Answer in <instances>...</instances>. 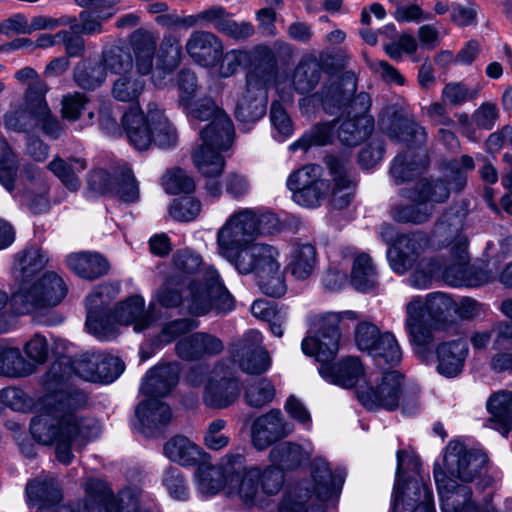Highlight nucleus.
Instances as JSON below:
<instances>
[{
	"label": "nucleus",
	"instance_id": "58836bf2",
	"mask_svg": "<svg viewBox=\"0 0 512 512\" xmlns=\"http://www.w3.org/2000/svg\"><path fill=\"white\" fill-rule=\"evenodd\" d=\"M427 163L425 154L408 149L403 154H399L394 158L390 173L396 184H400L411 180L414 176L421 173L427 166Z\"/></svg>",
	"mask_w": 512,
	"mask_h": 512
},
{
	"label": "nucleus",
	"instance_id": "1a4fd4ad",
	"mask_svg": "<svg viewBox=\"0 0 512 512\" xmlns=\"http://www.w3.org/2000/svg\"><path fill=\"white\" fill-rule=\"evenodd\" d=\"M452 308V299L441 292L431 293L425 299L415 297L408 302L405 329L416 347V353L424 352L433 340V328Z\"/></svg>",
	"mask_w": 512,
	"mask_h": 512
},
{
	"label": "nucleus",
	"instance_id": "2f4dec72",
	"mask_svg": "<svg viewBox=\"0 0 512 512\" xmlns=\"http://www.w3.org/2000/svg\"><path fill=\"white\" fill-rule=\"evenodd\" d=\"M133 51V63L137 74L147 76L154 68V59L157 48V38L145 29L135 30L129 37Z\"/></svg>",
	"mask_w": 512,
	"mask_h": 512
},
{
	"label": "nucleus",
	"instance_id": "5fc2aeb1",
	"mask_svg": "<svg viewBox=\"0 0 512 512\" xmlns=\"http://www.w3.org/2000/svg\"><path fill=\"white\" fill-rule=\"evenodd\" d=\"M18 169L17 156L6 139L0 136V183L10 193L14 191Z\"/></svg>",
	"mask_w": 512,
	"mask_h": 512
},
{
	"label": "nucleus",
	"instance_id": "a211bd4d",
	"mask_svg": "<svg viewBox=\"0 0 512 512\" xmlns=\"http://www.w3.org/2000/svg\"><path fill=\"white\" fill-rule=\"evenodd\" d=\"M230 473L227 494L238 497L246 506H253L258 495L257 481L260 477L258 468L245 469V459L241 454H234L226 466Z\"/></svg>",
	"mask_w": 512,
	"mask_h": 512
},
{
	"label": "nucleus",
	"instance_id": "de8ad7c7",
	"mask_svg": "<svg viewBox=\"0 0 512 512\" xmlns=\"http://www.w3.org/2000/svg\"><path fill=\"white\" fill-rule=\"evenodd\" d=\"M255 278L259 289L270 297H281L286 292L284 273L277 259H274L269 267L260 271Z\"/></svg>",
	"mask_w": 512,
	"mask_h": 512
},
{
	"label": "nucleus",
	"instance_id": "9b49d317",
	"mask_svg": "<svg viewBox=\"0 0 512 512\" xmlns=\"http://www.w3.org/2000/svg\"><path fill=\"white\" fill-rule=\"evenodd\" d=\"M4 126L17 133H29L40 128L53 139L59 138L62 133V127L52 114L47 101L33 100L30 95L28 99H24L23 107L5 113Z\"/></svg>",
	"mask_w": 512,
	"mask_h": 512
},
{
	"label": "nucleus",
	"instance_id": "e2e57ef3",
	"mask_svg": "<svg viewBox=\"0 0 512 512\" xmlns=\"http://www.w3.org/2000/svg\"><path fill=\"white\" fill-rule=\"evenodd\" d=\"M164 190L169 194L191 193L195 189L193 179L182 169L168 171L162 178Z\"/></svg>",
	"mask_w": 512,
	"mask_h": 512
},
{
	"label": "nucleus",
	"instance_id": "4c0bfd02",
	"mask_svg": "<svg viewBox=\"0 0 512 512\" xmlns=\"http://www.w3.org/2000/svg\"><path fill=\"white\" fill-rule=\"evenodd\" d=\"M337 134L342 144L346 146H356L364 141L374 129V119L370 115L360 117L348 116L340 121Z\"/></svg>",
	"mask_w": 512,
	"mask_h": 512
},
{
	"label": "nucleus",
	"instance_id": "72a5a7b5",
	"mask_svg": "<svg viewBox=\"0 0 512 512\" xmlns=\"http://www.w3.org/2000/svg\"><path fill=\"white\" fill-rule=\"evenodd\" d=\"M144 299L141 296L134 295L125 302L117 306L111 315V320L119 325H134V331L141 332L147 329L152 323L150 312L144 309Z\"/></svg>",
	"mask_w": 512,
	"mask_h": 512
},
{
	"label": "nucleus",
	"instance_id": "6e6552de",
	"mask_svg": "<svg viewBox=\"0 0 512 512\" xmlns=\"http://www.w3.org/2000/svg\"><path fill=\"white\" fill-rule=\"evenodd\" d=\"M278 218L271 213L258 215L254 209L242 208L233 212L218 229L217 251L224 259L256 240L259 235L270 234L278 229Z\"/></svg>",
	"mask_w": 512,
	"mask_h": 512
},
{
	"label": "nucleus",
	"instance_id": "c85d7f7f",
	"mask_svg": "<svg viewBox=\"0 0 512 512\" xmlns=\"http://www.w3.org/2000/svg\"><path fill=\"white\" fill-rule=\"evenodd\" d=\"M135 415L141 425L142 432L148 436H153L167 426L172 419L170 407L157 398H147V400L139 403Z\"/></svg>",
	"mask_w": 512,
	"mask_h": 512
},
{
	"label": "nucleus",
	"instance_id": "0e129e2a",
	"mask_svg": "<svg viewBox=\"0 0 512 512\" xmlns=\"http://www.w3.org/2000/svg\"><path fill=\"white\" fill-rule=\"evenodd\" d=\"M322 168L316 164L306 165L293 173L287 179L286 185L293 195L295 191H300L307 186L315 183L321 178Z\"/></svg>",
	"mask_w": 512,
	"mask_h": 512
},
{
	"label": "nucleus",
	"instance_id": "a18cd8bd",
	"mask_svg": "<svg viewBox=\"0 0 512 512\" xmlns=\"http://www.w3.org/2000/svg\"><path fill=\"white\" fill-rule=\"evenodd\" d=\"M317 265V252L310 243L298 244L294 247L289 264L292 275L305 280L312 275Z\"/></svg>",
	"mask_w": 512,
	"mask_h": 512
},
{
	"label": "nucleus",
	"instance_id": "39448f33",
	"mask_svg": "<svg viewBox=\"0 0 512 512\" xmlns=\"http://www.w3.org/2000/svg\"><path fill=\"white\" fill-rule=\"evenodd\" d=\"M181 107L191 121H209L199 131L201 144L193 153V162L207 176L219 174L225 165L220 151L229 149L233 141L234 127L231 119L208 96L194 98Z\"/></svg>",
	"mask_w": 512,
	"mask_h": 512
},
{
	"label": "nucleus",
	"instance_id": "864d4df0",
	"mask_svg": "<svg viewBox=\"0 0 512 512\" xmlns=\"http://www.w3.org/2000/svg\"><path fill=\"white\" fill-rule=\"evenodd\" d=\"M352 285L359 291H369L377 284L375 268L367 254L358 255L353 261L351 272Z\"/></svg>",
	"mask_w": 512,
	"mask_h": 512
},
{
	"label": "nucleus",
	"instance_id": "37998d69",
	"mask_svg": "<svg viewBox=\"0 0 512 512\" xmlns=\"http://www.w3.org/2000/svg\"><path fill=\"white\" fill-rule=\"evenodd\" d=\"M307 457L300 445L288 441L275 445L269 454L272 466L282 472L296 469Z\"/></svg>",
	"mask_w": 512,
	"mask_h": 512
},
{
	"label": "nucleus",
	"instance_id": "0eeeda50",
	"mask_svg": "<svg viewBox=\"0 0 512 512\" xmlns=\"http://www.w3.org/2000/svg\"><path fill=\"white\" fill-rule=\"evenodd\" d=\"M121 123L129 143L140 151L148 150L153 144L168 148L178 139L175 127L156 102L148 103L146 113L139 106L130 107Z\"/></svg>",
	"mask_w": 512,
	"mask_h": 512
},
{
	"label": "nucleus",
	"instance_id": "c03bdc74",
	"mask_svg": "<svg viewBox=\"0 0 512 512\" xmlns=\"http://www.w3.org/2000/svg\"><path fill=\"white\" fill-rule=\"evenodd\" d=\"M35 371V364L24 359L17 347L0 348V375L25 377Z\"/></svg>",
	"mask_w": 512,
	"mask_h": 512
},
{
	"label": "nucleus",
	"instance_id": "774afa93",
	"mask_svg": "<svg viewBox=\"0 0 512 512\" xmlns=\"http://www.w3.org/2000/svg\"><path fill=\"white\" fill-rule=\"evenodd\" d=\"M328 189V184L323 179H318L315 183L307 186L306 188L295 191L292 195L294 202L303 207H316L319 205L321 199L324 197Z\"/></svg>",
	"mask_w": 512,
	"mask_h": 512
},
{
	"label": "nucleus",
	"instance_id": "393cba45",
	"mask_svg": "<svg viewBox=\"0 0 512 512\" xmlns=\"http://www.w3.org/2000/svg\"><path fill=\"white\" fill-rule=\"evenodd\" d=\"M423 250L421 233L402 234L394 246L387 251V258L393 271L404 274L417 262Z\"/></svg>",
	"mask_w": 512,
	"mask_h": 512
},
{
	"label": "nucleus",
	"instance_id": "473e14b6",
	"mask_svg": "<svg viewBox=\"0 0 512 512\" xmlns=\"http://www.w3.org/2000/svg\"><path fill=\"white\" fill-rule=\"evenodd\" d=\"M164 454L172 462L184 467L206 464L209 455L185 436H175L164 445Z\"/></svg>",
	"mask_w": 512,
	"mask_h": 512
},
{
	"label": "nucleus",
	"instance_id": "aec40b11",
	"mask_svg": "<svg viewBox=\"0 0 512 512\" xmlns=\"http://www.w3.org/2000/svg\"><path fill=\"white\" fill-rule=\"evenodd\" d=\"M434 479L442 512H470L477 507L471 499V489L457 484L438 466L434 468Z\"/></svg>",
	"mask_w": 512,
	"mask_h": 512
},
{
	"label": "nucleus",
	"instance_id": "f3484780",
	"mask_svg": "<svg viewBox=\"0 0 512 512\" xmlns=\"http://www.w3.org/2000/svg\"><path fill=\"white\" fill-rule=\"evenodd\" d=\"M266 108V79L254 69L247 74L246 88L237 101L235 116L243 124H253L265 115Z\"/></svg>",
	"mask_w": 512,
	"mask_h": 512
},
{
	"label": "nucleus",
	"instance_id": "6ab92c4d",
	"mask_svg": "<svg viewBox=\"0 0 512 512\" xmlns=\"http://www.w3.org/2000/svg\"><path fill=\"white\" fill-rule=\"evenodd\" d=\"M239 394L238 379L223 366H217L205 386L203 401L210 408L223 409L233 404Z\"/></svg>",
	"mask_w": 512,
	"mask_h": 512
},
{
	"label": "nucleus",
	"instance_id": "79ce46f5",
	"mask_svg": "<svg viewBox=\"0 0 512 512\" xmlns=\"http://www.w3.org/2000/svg\"><path fill=\"white\" fill-rule=\"evenodd\" d=\"M469 255L465 243L460 241L456 249L450 251V262L445 265L442 276L450 286L459 287L466 284L468 276Z\"/></svg>",
	"mask_w": 512,
	"mask_h": 512
},
{
	"label": "nucleus",
	"instance_id": "4d7b16f0",
	"mask_svg": "<svg viewBox=\"0 0 512 512\" xmlns=\"http://www.w3.org/2000/svg\"><path fill=\"white\" fill-rule=\"evenodd\" d=\"M188 295V286L177 280V275H170L157 292L158 302L164 307H176L183 303L187 308L185 300Z\"/></svg>",
	"mask_w": 512,
	"mask_h": 512
},
{
	"label": "nucleus",
	"instance_id": "dca6fc26",
	"mask_svg": "<svg viewBox=\"0 0 512 512\" xmlns=\"http://www.w3.org/2000/svg\"><path fill=\"white\" fill-rule=\"evenodd\" d=\"M231 355L247 374H263L271 366L269 352L263 345V336L255 329L247 331L232 344Z\"/></svg>",
	"mask_w": 512,
	"mask_h": 512
},
{
	"label": "nucleus",
	"instance_id": "09e8293b",
	"mask_svg": "<svg viewBox=\"0 0 512 512\" xmlns=\"http://www.w3.org/2000/svg\"><path fill=\"white\" fill-rule=\"evenodd\" d=\"M368 354L373 357L378 365L387 364L393 367L402 360L401 348L395 336L390 332L382 333Z\"/></svg>",
	"mask_w": 512,
	"mask_h": 512
},
{
	"label": "nucleus",
	"instance_id": "bb28decb",
	"mask_svg": "<svg viewBox=\"0 0 512 512\" xmlns=\"http://www.w3.org/2000/svg\"><path fill=\"white\" fill-rule=\"evenodd\" d=\"M467 355L468 345L463 339L440 343L436 348L437 372L447 378L457 377L463 370Z\"/></svg>",
	"mask_w": 512,
	"mask_h": 512
},
{
	"label": "nucleus",
	"instance_id": "bf43d9fd",
	"mask_svg": "<svg viewBox=\"0 0 512 512\" xmlns=\"http://www.w3.org/2000/svg\"><path fill=\"white\" fill-rule=\"evenodd\" d=\"M480 92L479 87L469 88L463 82L447 83L441 93L442 102L452 106H460L475 100Z\"/></svg>",
	"mask_w": 512,
	"mask_h": 512
},
{
	"label": "nucleus",
	"instance_id": "4be33fe9",
	"mask_svg": "<svg viewBox=\"0 0 512 512\" xmlns=\"http://www.w3.org/2000/svg\"><path fill=\"white\" fill-rule=\"evenodd\" d=\"M294 430L280 410L272 409L256 418L252 424V443L258 450H264L275 441L285 438Z\"/></svg>",
	"mask_w": 512,
	"mask_h": 512
},
{
	"label": "nucleus",
	"instance_id": "7ed1b4c3",
	"mask_svg": "<svg viewBox=\"0 0 512 512\" xmlns=\"http://www.w3.org/2000/svg\"><path fill=\"white\" fill-rule=\"evenodd\" d=\"M182 283L188 281L187 310L196 316L211 311L228 313L235 307V301L221 280L218 271L202 263L199 254L185 249L173 257V272Z\"/></svg>",
	"mask_w": 512,
	"mask_h": 512
},
{
	"label": "nucleus",
	"instance_id": "603ef678",
	"mask_svg": "<svg viewBox=\"0 0 512 512\" xmlns=\"http://www.w3.org/2000/svg\"><path fill=\"white\" fill-rule=\"evenodd\" d=\"M334 135V122L319 123L312 126L298 140L293 142L289 149L293 152L297 150H307L312 146H324L329 144Z\"/></svg>",
	"mask_w": 512,
	"mask_h": 512
},
{
	"label": "nucleus",
	"instance_id": "ea45409f",
	"mask_svg": "<svg viewBox=\"0 0 512 512\" xmlns=\"http://www.w3.org/2000/svg\"><path fill=\"white\" fill-rule=\"evenodd\" d=\"M87 168V162L83 158L70 157L64 160L55 157L49 164L48 169L61 181L70 191H77L81 186L78 173Z\"/></svg>",
	"mask_w": 512,
	"mask_h": 512
},
{
	"label": "nucleus",
	"instance_id": "680f3d73",
	"mask_svg": "<svg viewBox=\"0 0 512 512\" xmlns=\"http://www.w3.org/2000/svg\"><path fill=\"white\" fill-rule=\"evenodd\" d=\"M15 78L23 84H28L24 99H28L29 92H31L30 96L33 100H46L48 85L40 78L35 69L24 67L15 73Z\"/></svg>",
	"mask_w": 512,
	"mask_h": 512
},
{
	"label": "nucleus",
	"instance_id": "c9c22d12",
	"mask_svg": "<svg viewBox=\"0 0 512 512\" xmlns=\"http://www.w3.org/2000/svg\"><path fill=\"white\" fill-rule=\"evenodd\" d=\"M66 263L71 271L87 280L99 278L109 270L107 260L98 253H72L67 256Z\"/></svg>",
	"mask_w": 512,
	"mask_h": 512
},
{
	"label": "nucleus",
	"instance_id": "a878e982",
	"mask_svg": "<svg viewBox=\"0 0 512 512\" xmlns=\"http://www.w3.org/2000/svg\"><path fill=\"white\" fill-rule=\"evenodd\" d=\"M325 164L334 181L332 204L337 209H343L347 207L352 200L351 189L354 178L351 163L346 158L329 155L325 158Z\"/></svg>",
	"mask_w": 512,
	"mask_h": 512
},
{
	"label": "nucleus",
	"instance_id": "4468645a",
	"mask_svg": "<svg viewBox=\"0 0 512 512\" xmlns=\"http://www.w3.org/2000/svg\"><path fill=\"white\" fill-rule=\"evenodd\" d=\"M488 457L479 450L467 449L458 441H450L445 449L443 465L448 474L463 482L482 478L488 471Z\"/></svg>",
	"mask_w": 512,
	"mask_h": 512
},
{
	"label": "nucleus",
	"instance_id": "f03ea898",
	"mask_svg": "<svg viewBox=\"0 0 512 512\" xmlns=\"http://www.w3.org/2000/svg\"><path fill=\"white\" fill-rule=\"evenodd\" d=\"M48 261L46 252L36 246L28 247L16 255L13 273L21 283L10 300L16 313L28 314L52 308L65 298L68 288L64 280L54 272L45 273L33 283L29 281Z\"/></svg>",
	"mask_w": 512,
	"mask_h": 512
},
{
	"label": "nucleus",
	"instance_id": "ddd939ff",
	"mask_svg": "<svg viewBox=\"0 0 512 512\" xmlns=\"http://www.w3.org/2000/svg\"><path fill=\"white\" fill-rule=\"evenodd\" d=\"M116 294L117 290L112 285H99L86 298V327L99 340H111L117 336L110 307Z\"/></svg>",
	"mask_w": 512,
	"mask_h": 512
},
{
	"label": "nucleus",
	"instance_id": "5701e85b",
	"mask_svg": "<svg viewBox=\"0 0 512 512\" xmlns=\"http://www.w3.org/2000/svg\"><path fill=\"white\" fill-rule=\"evenodd\" d=\"M185 51L198 65L212 67L221 60L224 45L223 41L213 32L195 30L185 43Z\"/></svg>",
	"mask_w": 512,
	"mask_h": 512
},
{
	"label": "nucleus",
	"instance_id": "cd10ccee",
	"mask_svg": "<svg viewBox=\"0 0 512 512\" xmlns=\"http://www.w3.org/2000/svg\"><path fill=\"white\" fill-rule=\"evenodd\" d=\"M179 368L176 364H165L150 369L141 384V392L147 398L167 396L176 386Z\"/></svg>",
	"mask_w": 512,
	"mask_h": 512
},
{
	"label": "nucleus",
	"instance_id": "338daca9",
	"mask_svg": "<svg viewBox=\"0 0 512 512\" xmlns=\"http://www.w3.org/2000/svg\"><path fill=\"white\" fill-rule=\"evenodd\" d=\"M163 485L172 498L179 501H185L189 498L188 483L178 469L168 468L164 472Z\"/></svg>",
	"mask_w": 512,
	"mask_h": 512
},
{
	"label": "nucleus",
	"instance_id": "7c9ffc66",
	"mask_svg": "<svg viewBox=\"0 0 512 512\" xmlns=\"http://www.w3.org/2000/svg\"><path fill=\"white\" fill-rule=\"evenodd\" d=\"M449 182L444 179L421 180L413 187L400 189L399 194L408 201H421L426 205L432 206L444 203L450 196Z\"/></svg>",
	"mask_w": 512,
	"mask_h": 512
},
{
	"label": "nucleus",
	"instance_id": "f8f14e48",
	"mask_svg": "<svg viewBox=\"0 0 512 512\" xmlns=\"http://www.w3.org/2000/svg\"><path fill=\"white\" fill-rule=\"evenodd\" d=\"M357 397L368 410H396L403 399V376L398 371H389L370 376L357 388Z\"/></svg>",
	"mask_w": 512,
	"mask_h": 512
},
{
	"label": "nucleus",
	"instance_id": "9d476101",
	"mask_svg": "<svg viewBox=\"0 0 512 512\" xmlns=\"http://www.w3.org/2000/svg\"><path fill=\"white\" fill-rule=\"evenodd\" d=\"M355 90L356 81L350 75L330 78L323 84L319 92L302 99L300 105L306 103L320 104L327 113L334 114L349 104L348 116L360 117L362 115H369L368 111L371 106L370 96L365 92H361L352 98Z\"/></svg>",
	"mask_w": 512,
	"mask_h": 512
},
{
	"label": "nucleus",
	"instance_id": "f704fd0d",
	"mask_svg": "<svg viewBox=\"0 0 512 512\" xmlns=\"http://www.w3.org/2000/svg\"><path fill=\"white\" fill-rule=\"evenodd\" d=\"M462 228V215L458 211L449 209L445 211L436 222L433 229V237L440 247L451 245V252L456 249L461 240L464 241L465 249H467L468 240L467 237L462 233Z\"/></svg>",
	"mask_w": 512,
	"mask_h": 512
},
{
	"label": "nucleus",
	"instance_id": "423d86ee",
	"mask_svg": "<svg viewBox=\"0 0 512 512\" xmlns=\"http://www.w3.org/2000/svg\"><path fill=\"white\" fill-rule=\"evenodd\" d=\"M311 474V483L300 484L283 496L279 512H325L323 503L339 498L346 477L344 469L332 471L325 459L316 458Z\"/></svg>",
	"mask_w": 512,
	"mask_h": 512
},
{
	"label": "nucleus",
	"instance_id": "3c124183",
	"mask_svg": "<svg viewBox=\"0 0 512 512\" xmlns=\"http://www.w3.org/2000/svg\"><path fill=\"white\" fill-rule=\"evenodd\" d=\"M410 204H395L391 208V217L399 223L423 224L433 215L432 206L421 201Z\"/></svg>",
	"mask_w": 512,
	"mask_h": 512
},
{
	"label": "nucleus",
	"instance_id": "b1692460",
	"mask_svg": "<svg viewBox=\"0 0 512 512\" xmlns=\"http://www.w3.org/2000/svg\"><path fill=\"white\" fill-rule=\"evenodd\" d=\"M23 176L22 198L24 204L35 214L47 212L50 208L48 198L50 186L45 173L38 167L28 165L23 170Z\"/></svg>",
	"mask_w": 512,
	"mask_h": 512
},
{
	"label": "nucleus",
	"instance_id": "8fccbe9b",
	"mask_svg": "<svg viewBox=\"0 0 512 512\" xmlns=\"http://www.w3.org/2000/svg\"><path fill=\"white\" fill-rule=\"evenodd\" d=\"M110 193L115 194L120 201L125 203L138 201L140 196L139 184L130 167L123 165L117 168Z\"/></svg>",
	"mask_w": 512,
	"mask_h": 512
},
{
	"label": "nucleus",
	"instance_id": "412c9836",
	"mask_svg": "<svg viewBox=\"0 0 512 512\" xmlns=\"http://www.w3.org/2000/svg\"><path fill=\"white\" fill-rule=\"evenodd\" d=\"M279 256L278 250L268 244L251 241L240 248L226 260L231 263L241 275L254 274L256 276Z\"/></svg>",
	"mask_w": 512,
	"mask_h": 512
},
{
	"label": "nucleus",
	"instance_id": "a19ab883",
	"mask_svg": "<svg viewBox=\"0 0 512 512\" xmlns=\"http://www.w3.org/2000/svg\"><path fill=\"white\" fill-rule=\"evenodd\" d=\"M487 410L491 422L498 425L504 434L512 429V391H499L492 394L487 401Z\"/></svg>",
	"mask_w": 512,
	"mask_h": 512
},
{
	"label": "nucleus",
	"instance_id": "2eb2a0df",
	"mask_svg": "<svg viewBox=\"0 0 512 512\" xmlns=\"http://www.w3.org/2000/svg\"><path fill=\"white\" fill-rule=\"evenodd\" d=\"M396 456V483L392 512H403L410 509L411 512H435L432 490L422 480H409L405 487L400 488L399 482L404 457L408 455L405 451L398 450Z\"/></svg>",
	"mask_w": 512,
	"mask_h": 512
},
{
	"label": "nucleus",
	"instance_id": "f257e3e1",
	"mask_svg": "<svg viewBox=\"0 0 512 512\" xmlns=\"http://www.w3.org/2000/svg\"><path fill=\"white\" fill-rule=\"evenodd\" d=\"M97 370L98 354L86 353L76 360L59 357L44 375L43 384L48 391L45 409L32 418L30 432L38 443L55 446L57 460L65 465L72 462L73 450L83 449L100 433L96 420L77 413L86 404L87 397L68 382L73 376L98 382Z\"/></svg>",
	"mask_w": 512,
	"mask_h": 512
},
{
	"label": "nucleus",
	"instance_id": "052dcab7",
	"mask_svg": "<svg viewBox=\"0 0 512 512\" xmlns=\"http://www.w3.org/2000/svg\"><path fill=\"white\" fill-rule=\"evenodd\" d=\"M275 396V387L267 378L251 383L245 391V399L249 406L261 408L270 403Z\"/></svg>",
	"mask_w": 512,
	"mask_h": 512
},
{
	"label": "nucleus",
	"instance_id": "49530a36",
	"mask_svg": "<svg viewBox=\"0 0 512 512\" xmlns=\"http://www.w3.org/2000/svg\"><path fill=\"white\" fill-rule=\"evenodd\" d=\"M146 87L143 79L131 74L124 73L119 75L112 83L111 95L119 102L134 103L137 102Z\"/></svg>",
	"mask_w": 512,
	"mask_h": 512
},
{
	"label": "nucleus",
	"instance_id": "20e7f679",
	"mask_svg": "<svg viewBox=\"0 0 512 512\" xmlns=\"http://www.w3.org/2000/svg\"><path fill=\"white\" fill-rule=\"evenodd\" d=\"M339 316L325 313L311 317V326L315 336L302 340L304 354L313 356L321 363L320 375L328 382L343 388H352L363 384L365 379L363 366L356 357H346L337 363H330L337 355L341 334L337 324Z\"/></svg>",
	"mask_w": 512,
	"mask_h": 512
},
{
	"label": "nucleus",
	"instance_id": "13d9d810",
	"mask_svg": "<svg viewBox=\"0 0 512 512\" xmlns=\"http://www.w3.org/2000/svg\"><path fill=\"white\" fill-rule=\"evenodd\" d=\"M107 71L113 74L128 72L133 66V59L129 50L121 46H113L103 52L102 62Z\"/></svg>",
	"mask_w": 512,
	"mask_h": 512
},
{
	"label": "nucleus",
	"instance_id": "6e6d98bb",
	"mask_svg": "<svg viewBox=\"0 0 512 512\" xmlns=\"http://www.w3.org/2000/svg\"><path fill=\"white\" fill-rule=\"evenodd\" d=\"M105 67L101 63L82 62L74 69V80L86 90H94L106 80Z\"/></svg>",
	"mask_w": 512,
	"mask_h": 512
},
{
	"label": "nucleus",
	"instance_id": "e433bc0d",
	"mask_svg": "<svg viewBox=\"0 0 512 512\" xmlns=\"http://www.w3.org/2000/svg\"><path fill=\"white\" fill-rule=\"evenodd\" d=\"M323 54L303 57L297 64L293 73L294 89L300 94H308L318 85L322 74Z\"/></svg>",
	"mask_w": 512,
	"mask_h": 512
},
{
	"label": "nucleus",
	"instance_id": "c756f323",
	"mask_svg": "<svg viewBox=\"0 0 512 512\" xmlns=\"http://www.w3.org/2000/svg\"><path fill=\"white\" fill-rule=\"evenodd\" d=\"M234 454H228L221 459L218 466L199 465L195 472L196 488L204 496H213L222 489L228 490L230 473L226 466L230 463Z\"/></svg>",
	"mask_w": 512,
	"mask_h": 512
},
{
	"label": "nucleus",
	"instance_id": "69168bd1",
	"mask_svg": "<svg viewBox=\"0 0 512 512\" xmlns=\"http://www.w3.org/2000/svg\"><path fill=\"white\" fill-rule=\"evenodd\" d=\"M182 59V46L180 39L173 34L165 35L160 43L157 61L171 67L180 65Z\"/></svg>",
	"mask_w": 512,
	"mask_h": 512
}]
</instances>
